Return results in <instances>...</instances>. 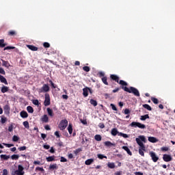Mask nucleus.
<instances>
[{"label":"nucleus","instance_id":"16","mask_svg":"<svg viewBox=\"0 0 175 175\" xmlns=\"http://www.w3.org/2000/svg\"><path fill=\"white\" fill-rule=\"evenodd\" d=\"M148 140L150 143H157L158 142V139L155 137H148Z\"/></svg>","mask_w":175,"mask_h":175},{"label":"nucleus","instance_id":"6","mask_svg":"<svg viewBox=\"0 0 175 175\" xmlns=\"http://www.w3.org/2000/svg\"><path fill=\"white\" fill-rule=\"evenodd\" d=\"M149 155L152 159V161L154 163L158 162V161L159 160V157H157V153H155V152H150Z\"/></svg>","mask_w":175,"mask_h":175},{"label":"nucleus","instance_id":"42","mask_svg":"<svg viewBox=\"0 0 175 175\" xmlns=\"http://www.w3.org/2000/svg\"><path fill=\"white\" fill-rule=\"evenodd\" d=\"M20 140V137L17 135H14L12 137V142H18Z\"/></svg>","mask_w":175,"mask_h":175},{"label":"nucleus","instance_id":"41","mask_svg":"<svg viewBox=\"0 0 175 175\" xmlns=\"http://www.w3.org/2000/svg\"><path fill=\"white\" fill-rule=\"evenodd\" d=\"M6 121H8V118L6 117L2 116L0 122L1 124H5Z\"/></svg>","mask_w":175,"mask_h":175},{"label":"nucleus","instance_id":"49","mask_svg":"<svg viewBox=\"0 0 175 175\" xmlns=\"http://www.w3.org/2000/svg\"><path fill=\"white\" fill-rule=\"evenodd\" d=\"M43 46L45 49H49V47H50V43L49 42H44L43 43Z\"/></svg>","mask_w":175,"mask_h":175},{"label":"nucleus","instance_id":"50","mask_svg":"<svg viewBox=\"0 0 175 175\" xmlns=\"http://www.w3.org/2000/svg\"><path fill=\"white\" fill-rule=\"evenodd\" d=\"M110 106H111L112 110H113L114 111H117V110H118L117 107H116V105L114 104H111Z\"/></svg>","mask_w":175,"mask_h":175},{"label":"nucleus","instance_id":"39","mask_svg":"<svg viewBox=\"0 0 175 175\" xmlns=\"http://www.w3.org/2000/svg\"><path fill=\"white\" fill-rule=\"evenodd\" d=\"M23 126H24L25 128H26L27 129H29V123L28 122V121H25V122H23Z\"/></svg>","mask_w":175,"mask_h":175},{"label":"nucleus","instance_id":"24","mask_svg":"<svg viewBox=\"0 0 175 175\" xmlns=\"http://www.w3.org/2000/svg\"><path fill=\"white\" fill-rule=\"evenodd\" d=\"M83 95L86 98V96H88V88H85L83 89Z\"/></svg>","mask_w":175,"mask_h":175},{"label":"nucleus","instance_id":"17","mask_svg":"<svg viewBox=\"0 0 175 175\" xmlns=\"http://www.w3.org/2000/svg\"><path fill=\"white\" fill-rule=\"evenodd\" d=\"M104 144H105V146L106 147H111V146H113V147L116 146V144H113V143H111V142H110V141H107V142H105L104 143Z\"/></svg>","mask_w":175,"mask_h":175},{"label":"nucleus","instance_id":"26","mask_svg":"<svg viewBox=\"0 0 175 175\" xmlns=\"http://www.w3.org/2000/svg\"><path fill=\"white\" fill-rule=\"evenodd\" d=\"M92 163H94V159H89L85 161V164L87 165H92Z\"/></svg>","mask_w":175,"mask_h":175},{"label":"nucleus","instance_id":"3","mask_svg":"<svg viewBox=\"0 0 175 175\" xmlns=\"http://www.w3.org/2000/svg\"><path fill=\"white\" fill-rule=\"evenodd\" d=\"M133 128H139V129H146V124L137 122H132L130 124Z\"/></svg>","mask_w":175,"mask_h":175},{"label":"nucleus","instance_id":"7","mask_svg":"<svg viewBox=\"0 0 175 175\" xmlns=\"http://www.w3.org/2000/svg\"><path fill=\"white\" fill-rule=\"evenodd\" d=\"M50 91V87L47 84H44L43 86L38 90V92L42 94V92H49Z\"/></svg>","mask_w":175,"mask_h":175},{"label":"nucleus","instance_id":"63","mask_svg":"<svg viewBox=\"0 0 175 175\" xmlns=\"http://www.w3.org/2000/svg\"><path fill=\"white\" fill-rule=\"evenodd\" d=\"M99 77H105V72H98Z\"/></svg>","mask_w":175,"mask_h":175},{"label":"nucleus","instance_id":"43","mask_svg":"<svg viewBox=\"0 0 175 175\" xmlns=\"http://www.w3.org/2000/svg\"><path fill=\"white\" fill-rule=\"evenodd\" d=\"M81 151H83V149L81 148H77V150H74V154H75V155H77V154H79V152H81Z\"/></svg>","mask_w":175,"mask_h":175},{"label":"nucleus","instance_id":"28","mask_svg":"<svg viewBox=\"0 0 175 175\" xmlns=\"http://www.w3.org/2000/svg\"><path fill=\"white\" fill-rule=\"evenodd\" d=\"M147 118H150V116L148 114H146L140 117L141 121H146Z\"/></svg>","mask_w":175,"mask_h":175},{"label":"nucleus","instance_id":"18","mask_svg":"<svg viewBox=\"0 0 175 175\" xmlns=\"http://www.w3.org/2000/svg\"><path fill=\"white\" fill-rule=\"evenodd\" d=\"M0 81L1 83H3L5 84V85H8V81L6 80V78L5 77L0 75Z\"/></svg>","mask_w":175,"mask_h":175},{"label":"nucleus","instance_id":"21","mask_svg":"<svg viewBox=\"0 0 175 175\" xmlns=\"http://www.w3.org/2000/svg\"><path fill=\"white\" fill-rule=\"evenodd\" d=\"M1 91L3 94L8 92L9 91V87L3 85V87L1 89Z\"/></svg>","mask_w":175,"mask_h":175},{"label":"nucleus","instance_id":"5","mask_svg":"<svg viewBox=\"0 0 175 175\" xmlns=\"http://www.w3.org/2000/svg\"><path fill=\"white\" fill-rule=\"evenodd\" d=\"M14 174H16V175H24V174H25V172H24V167H23V165H18V170H16L14 172Z\"/></svg>","mask_w":175,"mask_h":175},{"label":"nucleus","instance_id":"46","mask_svg":"<svg viewBox=\"0 0 175 175\" xmlns=\"http://www.w3.org/2000/svg\"><path fill=\"white\" fill-rule=\"evenodd\" d=\"M3 146H5V147H8V148H10V147H14V144H5L3 143Z\"/></svg>","mask_w":175,"mask_h":175},{"label":"nucleus","instance_id":"57","mask_svg":"<svg viewBox=\"0 0 175 175\" xmlns=\"http://www.w3.org/2000/svg\"><path fill=\"white\" fill-rule=\"evenodd\" d=\"M37 170H39V172H44V169H43V167H37L36 168V172H37Z\"/></svg>","mask_w":175,"mask_h":175},{"label":"nucleus","instance_id":"53","mask_svg":"<svg viewBox=\"0 0 175 175\" xmlns=\"http://www.w3.org/2000/svg\"><path fill=\"white\" fill-rule=\"evenodd\" d=\"M0 74L6 75V72H5V70L2 67H0Z\"/></svg>","mask_w":175,"mask_h":175},{"label":"nucleus","instance_id":"4","mask_svg":"<svg viewBox=\"0 0 175 175\" xmlns=\"http://www.w3.org/2000/svg\"><path fill=\"white\" fill-rule=\"evenodd\" d=\"M66 126H68V120L66 119L61 120L58 126L60 131H64L66 129Z\"/></svg>","mask_w":175,"mask_h":175},{"label":"nucleus","instance_id":"48","mask_svg":"<svg viewBox=\"0 0 175 175\" xmlns=\"http://www.w3.org/2000/svg\"><path fill=\"white\" fill-rule=\"evenodd\" d=\"M18 150L19 151H25V150H27V146H21V147H19V148H18Z\"/></svg>","mask_w":175,"mask_h":175},{"label":"nucleus","instance_id":"35","mask_svg":"<svg viewBox=\"0 0 175 175\" xmlns=\"http://www.w3.org/2000/svg\"><path fill=\"white\" fill-rule=\"evenodd\" d=\"M151 100L152 102H153V103H154V105H158V103H159V100H158V98L155 97H152Z\"/></svg>","mask_w":175,"mask_h":175},{"label":"nucleus","instance_id":"52","mask_svg":"<svg viewBox=\"0 0 175 175\" xmlns=\"http://www.w3.org/2000/svg\"><path fill=\"white\" fill-rule=\"evenodd\" d=\"M8 132H13V124H10L8 126Z\"/></svg>","mask_w":175,"mask_h":175},{"label":"nucleus","instance_id":"45","mask_svg":"<svg viewBox=\"0 0 175 175\" xmlns=\"http://www.w3.org/2000/svg\"><path fill=\"white\" fill-rule=\"evenodd\" d=\"M119 136H122V137H124V139H127V137H129L128 134H125L123 133H119Z\"/></svg>","mask_w":175,"mask_h":175},{"label":"nucleus","instance_id":"62","mask_svg":"<svg viewBox=\"0 0 175 175\" xmlns=\"http://www.w3.org/2000/svg\"><path fill=\"white\" fill-rule=\"evenodd\" d=\"M41 137H42V139H43V140H44V139H46L47 137V135H46L44 133H41Z\"/></svg>","mask_w":175,"mask_h":175},{"label":"nucleus","instance_id":"55","mask_svg":"<svg viewBox=\"0 0 175 175\" xmlns=\"http://www.w3.org/2000/svg\"><path fill=\"white\" fill-rule=\"evenodd\" d=\"M60 162H68V159H66L65 157H60Z\"/></svg>","mask_w":175,"mask_h":175},{"label":"nucleus","instance_id":"9","mask_svg":"<svg viewBox=\"0 0 175 175\" xmlns=\"http://www.w3.org/2000/svg\"><path fill=\"white\" fill-rule=\"evenodd\" d=\"M50 94H45V100L44 101V106H50Z\"/></svg>","mask_w":175,"mask_h":175},{"label":"nucleus","instance_id":"2","mask_svg":"<svg viewBox=\"0 0 175 175\" xmlns=\"http://www.w3.org/2000/svg\"><path fill=\"white\" fill-rule=\"evenodd\" d=\"M135 142H137V144L139 146V154L141 157H144V151H146V146H144V144L146 143L147 139H146V137L144 135H139L138 138L135 139Z\"/></svg>","mask_w":175,"mask_h":175},{"label":"nucleus","instance_id":"22","mask_svg":"<svg viewBox=\"0 0 175 175\" xmlns=\"http://www.w3.org/2000/svg\"><path fill=\"white\" fill-rule=\"evenodd\" d=\"M2 66H5V68H9V66H10L9 62L2 59Z\"/></svg>","mask_w":175,"mask_h":175},{"label":"nucleus","instance_id":"11","mask_svg":"<svg viewBox=\"0 0 175 175\" xmlns=\"http://www.w3.org/2000/svg\"><path fill=\"white\" fill-rule=\"evenodd\" d=\"M20 116L22 118H28V113L26 111H21Z\"/></svg>","mask_w":175,"mask_h":175},{"label":"nucleus","instance_id":"29","mask_svg":"<svg viewBox=\"0 0 175 175\" xmlns=\"http://www.w3.org/2000/svg\"><path fill=\"white\" fill-rule=\"evenodd\" d=\"M16 35H17V32H16V31L14 30H11L8 31L9 36H16Z\"/></svg>","mask_w":175,"mask_h":175},{"label":"nucleus","instance_id":"56","mask_svg":"<svg viewBox=\"0 0 175 175\" xmlns=\"http://www.w3.org/2000/svg\"><path fill=\"white\" fill-rule=\"evenodd\" d=\"M33 105H35L36 106H39V100H33Z\"/></svg>","mask_w":175,"mask_h":175},{"label":"nucleus","instance_id":"23","mask_svg":"<svg viewBox=\"0 0 175 175\" xmlns=\"http://www.w3.org/2000/svg\"><path fill=\"white\" fill-rule=\"evenodd\" d=\"M57 169H58V165L55 163L49 165V170H57Z\"/></svg>","mask_w":175,"mask_h":175},{"label":"nucleus","instance_id":"32","mask_svg":"<svg viewBox=\"0 0 175 175\" xmlns=\"http://www.w3.org/2000/svg\"><path fill=\"white\" fill-rule=\"evenodd\" d=\"M103 84L105 85H109V83L107 82V77H104L101 79Z\"/></svg>","mask_w":175,"mask_h":175},{"label":"nucleus","instance_id":"20","mask_svg":"<svg viewBox=\"0 0 175 175\" xmlns=\"http://www.w3.org/2000/svg\"><path fill=\"white\" fill-rule=\"evenodd\" d=\"M67 129L70 135H72V133H73V126L72 125V124H68Z\"/></svg>","mask_w":175,"mask_h":175},{"label":"nucleus","instance_id":"37","mask_svg":"<svg viewBox=\"0 0 175 175\" xmlns=\"http://www.w3.org/2000/svg\"><path fill=\"white\" fill-rule=\"evenodd\" d=\"M94 139L96 142H100L102 140V136H100V135H96Z\"/></svg>","mask_w":175,"mask_h":175},{"label":"nucleus","instance_id":"1","mask_svg":"<svg viewBox=\"0 0 175 175\" xmlns=\"http://www.w3.org/2000/svg\"><path fill=\"white\" fill-rule=\"evenodd\" d=\"M110 78L111 80H113V81H116V83H118L121 86L120 88L122 90H124L126 92H129V94H133L135 96H140V92H139V90L133 87L128 88V83H126L124 80L120 81V77L117 76L116 75H111Z\"/></svg>","mask_w":175,"mask_h":175},{"label":"nucleus","instance_id":"64","mask_svg":"<svg viewBox=\"0 0 175 175\" xmlns=\"http://www.w3.org/2000/svg\"><path fill=\"white\" fill-rule=\"evenodd\" d=\"M114 175H122V171H118L114 173Z\"/></svg>","mask_w":175,"mask_h":175},{"label":"nucleus","instance_id":"60","mask_svg":"<svg viewBox=\"0 0 175 175\" xmlns=\"http://www.w3.org/2000/svg\"><path fill=\"white\" fill-rule=\"evenodd\" d=\"M98 126L100 128V129H103L105 128V124L103 123H99Z\"/></svg>","mask_w":175,"mask_h":175},{"label":"nucleus","instance_id":"31","mask_svg":"<svg viewBox=\"0 0 175 175\" xmlns=\"http://www.w3.org/2000/svg\"><path fill=\"white\" fill-rule=\"evenodd\" d=\"M143 107L144 109H146V110H148L149 111H151V110H152V108H151V106H150L148 104L143 105Z\"/></svg>","mask_w":175,"mask_h":175},{"label":"nucleus","instance_id":"30","mask_svg":"<svg viewBox=\"0 0 175 175\" xmlns=\"http://www.w3.org/2000/svg\"><path fill=\"white\" fill-rule=\"evenodd\" d=\"M5 46H6V44H5V40L4 39L0 40V48L3 49V47H5Z\"/></svg>","mask_w":175,"mask_h":175},{"label":"nucleus","instance_id":"47","mask_svg":"<svg viewBox=\"0 0 175 175\" xmlns=\"http://www.w3.org/2000/svg\"><path fill=\"white\" fill-rule=\"evenodd\" d=\"M161 151H163V152H165V151H169V147L163 146L161 148Z\"/></svg>","mask_w":175,"mask_h":175},{"label":"nucleus","instance_id":"12","mask_svg":"<svg viewBox=\"0 0 175 175\" xmlns=\"http://www.w3.org/2000/svg\"><path fill=\"white\" fill-rule=\"evenodd\" d=\"M119 133H120L118 132V130H117V129L116 128L112 129L111 131V134L112 135V136H117V135H119Z\"/></svg>","mask_w":175,"mask_h":175},{"label":"nucleus","instance_id":"14","mask_svg":"<svg viewBox=\"0 0 175 175\" xmlns=\"http://www.w3.org/2000/svg\"><path fill=\"white\" fill-rule=\"evenodd\" d=\"M122 150H124V151H126L127 152V154H129V155L132 157V152L131 151L129 148H128V146H122Z\"/></svg>","mask_w":175,"mask_h":175},{"label":"nucleus","instance_id":"36","mask_svg":"<svg viewBox=\"0 0 175 175\" xmlns=\"http://www.w3.org/2000/svg\"><path fill=\"white\" fill-rule=\"evenodd\" d=\"M107 166L109 169H114L116 167V164H114V163H108Z\"/></svg>","mask_w":175,"mask_h":175},{"label":"nucleus","instance_id":"13","mask_svg":"<svg viewBox=\"0 0 175 175\" xmlns=\"http://www.w3.org/2000/svg\"><path fill=\"white\" fill-rule=\"evenodd\" d=\"M27 47L29 49L31 50V51H38V46H35L33 45H27Z\"/></svg>","mask_w":175,"mask_h":175},{"label":"nucleus","instance_id":"8","mask_svg":"<svg viewBox=\"0 0 175 175\" xmlns=\"http://www.w3.org/2000/svg\"><path fill=\"white\" fill-rule=\"evenodd\" d=\"M163 160L164 162H170L173 160V158L172 157V155L165 154L163 155Z\"/></svg>","mask_w":175,"mask_h":175},{"label":"nucleus","instance_id":"40","mask_svg":"<svg viewBox=\"0 0 175 175\" xmlns=\"http://www.w3.org/2000/svg\"><path fill=\"white\" fill-rule=\"evenodd\" d=\"M90 103L93 105V106H98V102H96V100H94V99H91L90 100Z\"/></svg>","mask_w":175,"mask_h":175},{"label":"nucleus","instance_id":"25","mask_svg":"<svg viewBox=\"0 0 175 175\" xmlns=\"http://www.w3.org/2000/svg\"><path fill=\"white\" fill-rule=\"evenodd\" d=\"M47 113L50 117H54V112L53 111V109L50 108L46 109Z\"/></svg>","mask_w":175,"mask_h":175},{"label":"nucleus","instance_id":"10","mask_svg":"<svg viewBox=\"0 0 175 175\" xmlns=\"http://www.w3.org/2000/svg\"><path fill=\"white\" fill-rule=\"evenodd\" d=\"M5 114H10V106L9 105H5L3 107Z\"/></svg>","mask_w":175,"mask_h":175},{"label":"nucleus","instance_id":"38","mask_svg":"<svg viewBox=\"0 0 175 175\" xmlns=\"http://www.w3.org/2000/svg\"><path fill=\"white\" fill-rule=\"evenodd\" d=\"M97 157H98V159H103L104 158H105V159H107V156H105V155H103V154H97Z\"/></svg>","mask_w":175,"mask_h":175},{"label":"nucleus","instance_id":"27","mask_svg":"<svg viewBox=\"0 0 175 175\" xmlns=\"http://www.w3.org/2000/svg\"><path fill=\"white\" fill-rule=\"evenodd\" d=\"M41 121H42V122H49V117L47 115H44L41 118Z\"/></svg>","mask_w":175,"mask_h":175},{"label":"nucleus","instance_id":"51","mask_svg":"<svg viewBox=\"0 0 175 175\" xmlns=\"http://www.w3.org/2000/svg\"><path fill=\"white\" fill-rule=\"evenodd\" d=\"M14 49H16V47H14V46H6L4 48V51L5 50H14Z\"/></svg>","mask_w":175,"mask_h":175},{"label":"nucleus","instance_id":"19","mask_svg":"<svg viewBox=\"0 0 175 175\" xmlns=\"http://www.w3.org/2000/svg\"><path fill=\"white\" fill-rule=\"evenodd\" d=\"M47 162H53L55 161V156H50L46 158Z\"/></svg>","mask_w":175,"mask_h":175},{"label":"nucleus","instance_id":"44","mask_svg":"<svg viewBox=\"0 0 175 175\" xmlns=\"http://www.w3.org/2000/svg\"><path fill=\"white\" fill-rule=\"evenodd\" d=\"M83 70H84V72H90L91 68L89 66H85L83 67Z\"/></svg>","mask_w":175,"mask_h":175},{"label":"nucleus","instance_id":"58","mask_svg":"<svg viewBox=\"0 0 175 175\" xmlns=\"http://www.w3.org/2000/svg\"><path fill=\"white\" fill-rule=\"evenodd\" d=\"M2 175H9V172H8V170L4 169V170H3V174H2Z\"/></svg>","mask_w":175,"mask_h":175},{"label":"nucleus","instance_id":"33","mask_svg":"<svg viewBox=\"0 0 175 175\" xmlns=\"http://www.w3.org/2000/svg\"><path fill=\"white\" fill-rule=\"evenodd\" d=\"M27 111H28V113L32 114V113H33V108L31 106H27Z\"/></svg>","mask_w":175,"mask_h":175},{"label":"nucleus","instance_id":"59","mask_svg":"<svg viewBox=\"0 0 175 175\" xmlns=\"http://www.w3.org/2000/svg\"><path fill=\"white\" fill-rule=\"evenodd\" d=\"M49 83H51V87H53V88H57V85H55L54 83H53V81L50 80Z\"/></svg>","mask_w":175,"mask_h":175},{"label":"nucleus","instance_id":"54","mask_svg":"<svg viewBox=\"0 0 175 175\" xmlns=\"http://www.w3.org/2000/svg\"><path fill=\"white\" fill-rule=\"evenodd\" d=\"M124 113L126 115L131 114V110L129 109H125Z\"/></svg>","mask_w":175,"mask_h":175},{"label":"nucleus","instance_id":"34","mask_svg":"<svg viewBox=\"0 0 175 175\" xmlns=\"http://www.w3.org/2000/svg\"><path fill=\"white\" fill-rule=\"evenodd\" d=\"M18 158H20V155L18 154H13L11 156V159H12L13 161H17V159H18Z\"/></svg>","mask_w":175,"mask_h":175},{"label":"nucleus","instance_id":"15","mask_svg":"<svg viewBox=\"0 0 175 175\" xmlns=\"http://www.w3.org/2000/svg\"><path fill=\"white\" fill-rule=\"evenodd\" d=\"M0 158L1 161H8L10 158V156L6 154H1Z\"/></svg>","mask_w":175,"mask_h":175},{"label":"nucleus","instance_id":"61","mask_svg":"<svg viewBox=\"0 0 175 175\" xmlns=\"http://www.w3.org/2000/svg\"><path fill=\"white\" fill-rule=\"evenodd\" d=\"M55 136H56L57 138L61 137V135H59V131H55Z\"/></svg>","mask_w":175,"mask_h":175}]
</instances>
